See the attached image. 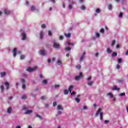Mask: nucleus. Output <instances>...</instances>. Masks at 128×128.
Masks as SVG:
<instances>
[{
    "label": "nucleus",
    "mask_w": 128,
    "mask_h": 128,
    "mask_svg": "<svg viewBox=\"0 0 128 128\" xmlns=\"http://www.w3.org/2000/svg\"><path fill=\"white\" fill-rule=\"evenodd\" d=\"M102 108H100L98 109V110L97 112L96 116H98L100 114V120H104V113L102 112Z\"/></svg>",
    "instance_id": "f257e3e1"
},
{
    "label": "nucleus",
    "mask_w": 128,
    "mask_h": 128,
    "mask_svg": "<svg viewBox=\"0 0 128 128\" xmlns=\"http://www.w3.org/2000/svg\"><path fill=\"white\" fill-rule=\"evenodd\" d=\"M38 70V66H36L34 68L30 67L26 70V72H36Z\"/></svg>",
    "instance_id": "f03ea898"
},
{
    "label": "nucleus",
    "mask_w": 128,
    "mask_h": 128,
    "mask_svg": "<svg viewBox=\"0 0 128 128\" xmlns=\"http://www.w3.org/2000/svg\"><path fill=\"white\" fill-rule=\"evenodd\" d=\"M82 78H84V75L82 74V72H80V74L79 76H76L75 77V80H82Z\"/></svg>",
    "instance_id": "7ed1b4c3"
},
{
    "label": "nucleus",
    "mask_w": 128,
    "mask_h": 128,
    "mask_svg": "<svg viewBox=\"0 0 128 128\" xmlns=\"http://www.w3.org/2000/svg\"><path fill=\"white\" fill-rule=\"evenodd\" d=\"M54 48H60V45L56 42H54Z\"/></svg>",
    "instance_id": "20e7f679"
},
{
    "label": "nucleus",
    "mask_w": 128,
    "mask_h": 128,
    "mask_svg": "<svg viewBox=\"0 0 128 128\" xmlns=\"http://www.w3.org/2000/svg\"><path fill=\"white\" fill-rule=\"evenodd\" d=\"M4 14H6L7 16H8V14H10V11L8 10V9H5L4 10Z\"/></svg>",
    "instance_id": "39448f33"
},
{
    "label": "nucleus",
    "mask_w": 128,
    "mask_h": 128,
    "mask_svg": "<svg viewBox=\"0 0 128 128\" xmlns=\"http://www.w3.org/2000/svg\"><path fill=\"white\" fill-rule=\"evenodd\" d=\"M18 51V50L16 49V48H15L13 50V54H14V58L16 57V52Z\"/></svg>",
    "instance_id": "423d86ee"
},
{
    "label": "nucleus",
    "mask_w": 128,
    "mask_h": 128,
    "mask_svg": "<svg viewBox=\"0 0 128 128\" xmlns=\"http://www.w3.org/2000/svg\"><path fill=\"white\" fill-rule=\"evenodd\" d=\"M22 40H26V33H23L22 34Z\"/></svg>",
    "instance_id": "0eeeda50"
},
{
    "label": "nucleus",
    "mask_w": 128,
    "mask_h": 128,
    "mask_svg": "<svg viewBox=\"0 0 128 128\" xmlns=\"http://www.w3.org/2000/svg\"><path fill=\"white\" fill-rule=\"evenodd\" d=\"M4 84L6 88V90H9L10 89V84L8 82H6L4 83Z\"/></svg>",
    "instance_id": "6e6552de"
},
{
    "label": "nucleus",
    "mask_w": 128,
    "mask_h": 128,
    "mask_svg": "<svg viewBox=\"0 0 128 128\" xmlns=\"http://www.w3.org/2000/svg\"><path fill=\"white\" fill-rule=\"evenodd\" d=\"M57 110H64V108L62 105H59L58 106Z\"/></svg>",
    "instance_id": "1a4fd4ad"
},
{
    "label": "nucleus",
    "mask_w": 128,
    "mask_h": 128,
    "mask_svg": "<svg viewBox=\"0 0 128 128\" xmlns=\"http://www.w3.org/2000/svg\"><path fill=\"white\" fill-rule=\"evenodd\" d=\"M74 86H70L69 87L68 90H69L70 94H72V90H74Z\"/></svg>",
    "instance_id": "9d476101"
},
{
    "label": "nucleus",
    "mask_w": 128,
    "mask_h": 128,
    "mask_svg": "<svg viewBox=\"0 0 128 128\" xmlns=\"http://www.w3.org/2000/svg\"><path fill=\"white\" fill-rule=\"evenodd\" d=\"M120 88H118V86H115L112 88V90H117L118 92H120Z\"/></svg>",
    "instance_id": "9b49d317"
},
{
    "label": "nucleus",
    "mask_w": 128,
    "mask_h": 128,
    "mask_svg": "<svg viewBox=\"0 0 128 128\" xmlns=\"http://www.w3.org/2000/svg\"><path fill=\"white\" fill-rule=\"evenodd\" d=\"M84 56H86V52H84L83 54V56L81 57L80 60V62H82V60H84Z\"/></svg>",
    "instance_id": "f8f14e48"
},
{
    "label": "nucleus",
    "mask_w": 128,
    "mask_h": 128,
    "mask_svg": "<svg viewBox=\"0 0 128 128\" xmlns=\"http://www.w3.org/2000/svg\"><path fill=\"white\" fill-rule=\"evenodd\" d=\"M40 54H41V56H46V52H44V50H42L40 52Z\"/></svg>",
    "instance_id": "ddd939ff"
},
{
    "label": "nucleus",
    "mask_w": 128,
    "mask_h": 128,
    "mask_svg": "<svg viewBox=\"0 0 128 128\" xmlns=\"http://www.w3.org/2000/svg\"><path fill=\"white\" fill-rule=\"evenodd\" d=\"M32 114V110H28L25 112V114Z\"/></svg>",
    "instance_id": "4468645a"
},
{
    "label": "nucleus",
    "mask_w": 128,
    "mask_h": 128,
    "mask_svg": "<svg viewBox=\"0 0 128 128\" xmlns=\"http://www.w3.org/2000/svg\"><path fill=\"white\" fill-rule=\"evenodd\" d=\"M12 110V107L9 108L8 110V114H11Z\"/></svg>",
    "instance_id": "2eb2a0df"
},
{
    "label": "nucleus",
    "mask_w": 128,
    "mask_h": 128,
    "mask_svg": "<svg viewBox=\"0 0 128 128\" xmlns=\"http://www.w3.org/2000/svg\"><path fill=\"white\" fill-rule=\"evenodd\" d=\"M1 78H4L6 76V72L0 73Z\"/></svg>",
    "instance_id": "dca6fc26"
},
{
    "label": "nucleus",
    "mask_w": 128,
    "mask_h": 128,
    "mask_svg": "<svg viewBox=\"0 0 128 128\" xmlns=\"http://www.w3.org/2000/svg\"><path fill=\"white\" fill-rule=\"evenodd\" d=\"M43 38H44V32H41L40 34V40H42Z\"/></svg>",
    "instance_id": "f3484780"
},
{
    "label": "nucleus",
    "mask_w": 128,
    "mask_h": 128,
    "mask_svg": "<svg viewBox=\"0 0 128 128\" xmlns=\"http://www.w3.org/2000/svg\"><path fill=\"white\" fill-rule=\"evenodd\" d=\"M65 36L66 38H70V36H72V34L70 33H69L68 34H65Z\"/></svg>",
    "instance_id": "a211bd4d"
},
{
    "label": "nucleus",
    "mask_w": 128,
    "mask_h": 128,
    "mask_svg": "<svg viewBox=\"0 0 128 128\" xmlns=\"http://www.w3.org/2000/svg\"><path fill=\"white\" fill-rule=\"evenodd\" d=\"M107 52L108 54H112V51L110 50V48H107Z\"/></svg>",
    "instance_id": "6ab92c4d"
},
{
    "label": "nucleus",
    "mask_w": 128,
    "mask_h": 128,
    "mask_svg": "<svg viewBox=\"0 0 128 128\" xmlns=\"http://www.w3.org/2000/svg\"><path fill=\"white\" fill-rule=\"evenodd\" d=\"M107 96H109L111 98H114V95L112 94L110 92L107 94Z\"/></svg>",
    "instance_id": "aec40b11"
},
{
    "label": "nucleus",
    "mask_w": 128,
    "mask_h": 128,
    "mask_svg": "<svg viewBox=\"0 0 128 128\" xmlns=\"http://www.w3.org/2000/svg\"><path fill=\"white\" fill-rule=\"evenodd\" d=\"M66 52H70V50H72V48H70V47H68L66 48Z\"/></svg>",
    "instance_id": "412c9836"
},
{
    "label": "nucleus",
    "mask_w": 128,
    "mask_h": 128,
    "mask_svg": "<svg viewBox=\"0 0 128 128\" xmlns=\"http://www.w3.org/2000/svg\"><path fill=\"white\" fill-rule=\"evenodd\" d=\"M75 100L78 102V104H80V100L78 98H76Z\"/></svg>",
    "instance_id": "4be33fe9"
},
{
    "label": "nucleus",
    "mask_w": 128,
    "mask_h": 128,
    "mask_svg": "<svg viewBox=\"0 0 128 128\" xmlns=\"http://www.w3.org/2000/svg\"><path fill=\"white\" fill-rule=\"evenodd\" d=\"M68 92H69L68 90H66L64 91V94H65V95H68Z\"/></svg>",
    "instance_id": "5701e85b"
},
{
    "label": "nucleus",
    "mask_w": 128,
    "mask_h": 128,
    "mask_svg": "<svg viewBox=\"0 0 128 128\" xmlns=\"http://www.w3.org/2000/svg\"><path fill=\"white\" fill-rule=\"evenodd\" d=\"M27 98H28V96L26 95H24L22 97V100H26Z\"/></svg>",
    "instance_id": "b1692460"
},
{
    "label": "nucleus",
    "mask_w": 128,
    "mask_h": 128,
    "mask_svg": "<svg viewBox=\"0 0 128 128\" xmlns=\"http://www.w3.org/2000/svg\"><path fill=\"white\" fill-rule=\"evenodd\" d=\"M108 8L110 10H112V4H110L108 6Z\"/></svg>",
    "instance_id": "393cba45"
},
{
    "label": "nucleus",
    "mask_w": 128,
    "mask_h": 128,
    "mask_svg": "<svg viewBox=\"0 0 128 128\" xmlns=\"http://www.w3.org/2000/svg\"><path fill=\"white\" fill-rule=\"evenodd\" d=\"M93 84H94V82L92 81V82H90L89 83H88V86H92Z\"/></svg>",
    "instance_id": "a878e982"
},
{
    "label": "nucleus",
    "mask_w": 128,
    "mask_h": 128,
    "mask_svg": "<svg viewBox=\"0 0 128 128\" xmlns=\"http://www.w3.org/2000/svg\"><path fill=\"white\" fill-rule=\"evenodd\" d=\"M0 88L2 92H4V86H0Z\"/></svg>",
    "instance_id": "bb28decb"
},
{
    "label": "nucleus",
    "mask_w": 128,
    "mask_h": 128,
    "mask_svg": "<svg viewBox=\"0 0 128 128\" xmlns=\"http://www.w3.org/2000/svg\"><path fill=\"white\" fill-rule=\"evenodd\" d=\"M43 84H48V80H44L42 82Z\"/></svg>",
    "instance_id": "cd10ccee"
},
{
    "label": "nucleus",
    "mask_w": 128,
    "mask_h": 128,
    "mask_svg": "<svg viewBox=\"0 0 128 128\" xmlns=\"http://www.w3.org/2000/svg\"><path fill=\"white\" fill-rule=\"evenodd\" d=\"M122 58H119L118 59V64H122Z\"/></svg>",
    "instance_id": "c85d7f7f"
},
{
    "label": "nucleus",
    "mask_w": 128,
    "mask_h": 128,
    "mask_svg": "<svg viewBox=\"0 0 128 128\" xmlns=\"http://www.w3.org/2000/svg\"><path fill=\"white\" fill-rule=\"evenodd\" d=\"M76 68L78 70H80V68H82V66H80V65H78L76 66Z\"/></svg>",
    "instance_id": "c756f323"
},
{
    "label": "nucleus",
    "mask_w": 128,
    "mask_h": 128,
    "mask_svg": "<svg viewBox=\"0 0 128 128\" xmlns=\"http://www.w3.org/2000/svg\"><path fill=\"white\" fill-rule=\"evenodd\" d=\"M25 58H26V56H24V55H22L20 56V60H24Z\"/></svg>",
    "instance_id": "7c9ffc66"
},
{
    "label": "nucleus",
    "mask_w": 128,
    "mask_h": 128,
    "mask_svg": "<svg viewBox=\"0 0 128 128\" xmlns=\"http://www.w3.org/2000/svg\"><path fill=\"white\" fill-rule=\"evenodd\" d=\"M118 84H120V82H124V80L120 79V80H118Z\"/></svg>",
    "instance_id": "2f4dec72"
},
{
    "label": "nucleus",
    "mask_w": 128,
    "mask_h": 128,
    "mask_svg": "<svg viewBox=\"0 0 128 128\" xmlns=\"http://www.w3.org/2000/svg\"><path fill=\"white\" fill-rule=\"evenodd\" d=\"M31 10H32L33 12L36 10V7L34 6H32Z\"/></svg>",
    "instance_id": "473e14b6"
},
{
    "label": "nucleus",
    "mask_w": 128,
    "mask_h": 128,
    "mask_svg": "<svg viewBox=\"0 0 128 128\" xmlns=\"http://www.w3.org/2000/svg\"><path fill=\"white\" fill-rule=\"evenodd\" d=\"M126 96V93H122L121 94H120V96Z\"/></svg>",
    "instance_id": "72a5a7b5"
},
{
    "label": "nucleus",
    "mask_w": 128,
    "mask_h": 128,
    "mask_svg": "<svg viewBox=\"0 0 128 128\" xmlns=\"http://www.w3.org/2000/svg\"><path fill=\"white\" fill-rule=\"evenodd\" d=\"M36 118H40V120H42V116H40L38 114L36 115Z\"/></svg>",
    "instance_id": "f704fd0d"
},
{
    "label": "nucleus",
    "mask_w": 128,
    "mask_h": 128,
    "mask_svg": "<svg viewBox=\"0 0 128 128\" xmlns=\"http://www.w3.org/2000/svg\"><path fill=\"white\" fill-rule=\"evenodd\" d=\"M100 32H101V34H104V28L101 29Z\"/></svg>",
    "instance_id": "c9c22d12"
},
{
    "label": "nucleus",
    "mask_w": 128,
    "mask_h": 128,
    "mask_svg": "<svg viewBox=\"0 0 128 128\" xmlns=\"http://www.w3.org/2000/svg\"><path fill=\"white\" fill-rule=\"evenodd\" d=\"M96 12L97 14H100V9H97V10H96Z\"/></svg>",
    "instance_id": "e433bc0d"
},
{
    "label": "nucleus",
    "mask_w": 128,
    "mask_h": 128,
    "mask_svg": "<svg viewBox=\"0 0 128 128\" xmlns=\"http://www.w3.org/2000/svg\"><path fill=\"white\" fill-rule=\"evenodd\" d=\"M112 56H118V53L114 52V53H113Z\"/></svg>",
    "instance_id": "4c0bfd02"
},
{
    "label": "nucleus",
    "mask_w": 128,
    "mask_h": 128,
    "mask_svg": "<svg viewBox=\"0 0 128 128\" xmlns=\"http://www.w3.org/2000/svg\"><path fill=\"white\" fill-rule=\"evenodd\" d=\"M116 42L114 40L112 42V46H114V44H116Z\"/></svg>",
    "instance_id": "58836bf2"
},
{
    "label": "nucleus",
    "mask_w": 128,
    "mask_h": 128,
    "mask_svg": "<svg viewBox=\"0 0 128 128\" xmlns=\"http://www.w3.org/2000/svg\"><path fill=\"white\" fill-rule=\"evenodd\" d=\"M41 99H42V100H46V97L42 96V97Z\"/></svg>",
    "instance_id": "ea45409f"
},
{
    "label": "nucleus",
    "mask_w": 128,
    "mask_h": 128,
    "mask_svg": "<svg viewBox=\"0 0 128 128\" xmlns=\"http://www.w3.org/2000/svg\"><path fill=\"white\" fill-rule=\"evenodd\" d=\"M122 16H124V14H122V12L120 13L119 18H122Z\"/></svg>",
    "instance_id": "a19ab883"
},
{
    "label": "nucleus",
    "mask_w": 128,
    "mask_h": 128,
    "mask_svg": "<svg viewBox=\"0 0 128 128\" xmlns=\"http://www.w3.org/2000/svg\"><path fill=\"white\" fill-rule=\"evenodd\" d=\"M72 8H73L72 5V4L69 5V10H72Z\"/></svg>",
    "instance_id": "79ce46f5"
},
{
    "label": "nucleus",
    "mask_w": 128,
    "mask_h": 128,
    "mask_svg": "<svg viewBox=\"0 0 128 128\" xmlns=\"http://www.w3.org/2000/svg\"><path fill=\"white\" fill-rule=\"evenodd\" d=\"M86 8L85 6L81 7V10H86Z\"/></svg>",
    "instance_id": "37998d69"
},
{
    "label": "nucleus",
    "mask_w": 128,
    "mask_h": 128,
    "mask_svg": "<svg viewBox=\"0 0 128 128\" xmlns=\"http://www.w3.org/2000/svg\"><path fill=\"white\" fill-rule=\"evenodd\" d=\"M96 38H100V34L99 33L96 34Z\"/></svg>",
    "instance_id": "c03bdc74"
},
{
    "label": "nucleus",
    "mask_w": 128,
    "mask_h": 128,
    "mask_svg": "<svg viewBox=\"0 0 128 128\" xmlns=\"http://www.w3.org/2000/svg\"><path fill=\"white\" fill-rule=\"evenodd\" d=\"M42 28H46V24H44L42 26Z\"/></svg>",
    "instance_id": "a18cd8bd"
},
{
    "label": "nucleus",
    "mask_w": 128,
    "mask_h": 128,
    "mask_svg": "<svg viewBox=\"0 0 128 128\" xmlns=\"http://www.w3.org/2000/svg\"><path fill=\"white\" fill-rule=\"evenodd\" d=\"M48 35H49L50 36H52V32L48 31Z\"/></svg>",
    "instance_id": "49530a36"
},
{
    "label": "nucleus",
    "mask_w": 128,
    "mask_h": 128,
    "mask_svg": "<svg viewBox=\"0 0 128 128\" xmlns=\"http://www.w3.org/2000/svg\"><path fill=\"white\" fill-rule=\"evenodd\" d=\"M22 88L23 90H26V84H23Z\"/></svg>",
    "instance_id": "de8ad7c7"
},
{
    "label": "nucleus",
    "mask_w": 128,
    "mask_h": 128,
    "mask_svg": "<svg viewBox=\"0 0 128 128\" xmlns=\"http://www.w3.org/2000/svg\"><path fill=\"white\" fill-rule=\"evenodd\" d=\"M58 64L60 66V64H62V61L60 60H58Z\"/></svg>",
    "instance_id": "09e8293b"
},
{
    "label": "nucleus",
    "mask_w": 128,
    "mask_h": 128,
    "mask_svg": "<svg viewBox=\"0 0 128 128\" xmlns=\"http://www.w3.org/2000/svg\"><path fill=\"white\" fill-rule=\"evenodd\" d=\"M116 68H117V70H120V66L119 64L117 65Z\"/></svg>",
    "instance_id": "8fccbe9b"
},
{
    "label": "nucleus",
    "mask_w": 128,
    "mask_h": 128,
    "mask_svg": "<svg viewBox=\"0 0 128 128\" xmlns=\"http://www.w3.org/2000/svg\"><path fill=\"white\" fill-rule=\"evenodd\" d=\"M24 110H28V108L25 106L24 108Z\"/></svg>",
    "instance_id": "3c124183"
},
{
    "label": "nucleus",
    "mask_w": 128,
    "mask_h": 128,
    "mask_svg": "<svg viewBox=\"0 0 128 128\" xmlns=\"http://www.w3.org/2000/svg\"><path fill=\"white\" fill-rule=\"evenodd\" d=\"M92 78V76H90V78L86 79V80H88V82H90V80Z\"/></svg>",
    "instance_id": "603ef678"
},
{
    "label": "nucleus",
    "mask_w": 128,
    "mask_h": 128,
    "mask_svg": "<svg viewBox=\"0 0 128 128\" xmlns=\"http://www.w3.org/2000/svg\"><path fill=\"white\" fill-rule=\"evenodd\" d=\"M60 40H64V36H60Z\"/></svg>",
    "instance_id": "864d4df0"
},
{
    "label": "nucleus",
    "mask_w": 128,
    "mask_h": 128,
    "mask_svg": "<svg viewBox=\"0 0 128 128\" xmlns=\"http://www.w3.org/2000/svg\"><path fill=\"white\" fill-rule=\"evenodd\" d=\"M57 104H58V103H56V102H54L53 106H56Z\"/></svg>",
    "instance_id": "5fc2aeb1"
},
{
    "label": "nucleus",
    "mask_w": 128,
    "mask_h": 128,
    "mask_svg": "<svg viewBox=\"0 0 128 128\" xmlns=\"http://www.w3.org/2000/svg\"><path fill=\"white\" fill-rule=\"evenodd\" d=\"M58 114H59L60 116L62 114V112L61 111L58 112Z\"/></svg>",
    "instance_id": "6e6d98bb"
},
{
    "label": "nucleus",
    "mask_w": 128,
    "mask_h": 128,
    "mask_svg": "<svg viewBox=\"0 0 128 128\" xmlns=\"http://www.w3.org/2000/svg\"><path fill=\"white\" fill-rule=\"evenodd\" d=\"M21 82H22V84H24V82H26V80H24V79H22Z\"/></svg>",
    "instance_id": "4d7b16f0"
},
{
    "label": "nucleus",
    "mask_w": 128,
    "mask_h": 128,
    "mask_svg": "<svg viewBox=\"0 0 128 128\" xmlns=\"http://www.w3.org/2000/svg\"><path fill=\"white\" fill-rule=\"evenodd\" d=\"M50 2H53L54 4H56V0H50Z\"/></svg>",
    "instance_id": "13d9d810"
},
{
    "label": "nucleus",
    "mask_w": 128,
    "mask_h": 128,
    "mask_svg": "<svg viewBox=\"0 0 128 128\" xmlns=\"http://www.w3.org/2000/svg\"><path fill=\"white\" fill-rule=\"evenodd\" d=\"M83 110H88V107H86V106H84V108H83Z\"/></svg>",
    "instance_id": "bf43d9fd"
},
{
    "label": "nucleus",
    "mask_w": 128,
    "mask_h": 128,
    "mask_svg": "<svg viewBox=\"0 0 128 128\" xmlns=\"http://www.w3.org/2000/svg\"><path fill=\"white\" fill-rule=\"evenodd\" d=\"M13 98H14V97H12V96H10V97L8 98V100H12Z\"/></svg>",
    "instance_id": "052dcab7"
},
{
    "label": "nucleus",
    "mask_w": 128,
    "mask_h": 128,
    "mask_svg": "<svg viewBox=\"0 0 128 128\" xmlns=\"http://www.w3.org/2000/svg\"><path fill=\"white\" fill-rule=\"evenodd\" d=\"M76 95V92H72V94H71V96H75Z\"/></svg>",
    "instance_id": "680f3d73"
},
{
    "label": "nucleus",
    "mask_w": 128,
    "mask_h": 128,
    "mask_svg": "<svg viewBox=\"0 0 128 128\" xmlns=\"http://www.w3.org/2000/svg\"><path fill=\"white\" fill-rule=\"evenodd\" d=\"M108 122H110V121H108V120H105L106 124H108Z\"/></svg>",
    "instance_id": "e2e57ef3"
},
{
    "label": "nucleus",
    "mask_w": 128,
    "mask_h": 128,
    "mask_svg": "<svg viewBox=\"0 0 128 128\" xmlns=\"http://www.w3.org/2000/svg\"><path fill=\"white\" fill-rule=\"evenodd\" d=\"M60 88V85H55V88Z\"/></svg>",
    "instance_id": "0e129e2a"
},
{
    "label": "nucleus",
    "mask_w": 128,
    "mask_h": 128,
    "mask_svg": "<svg viewBox=\"0 0 128 128\" xmlns=\"http://www.w3.org/2000/svg\"><path fill=\"white\" fill-rule=\"evenodd\" d=\"M99 54H100L96 53V56H95L96 58H98V55H99Z\"/></svg>",
    "instance_id": "69168bd1"
},
{
    "label": "nucleus",
    "mask_w": 128,
    "mask_h": 128,
    "mask_svg": "<svg viewBox=\"0 0 128 128\" xmlns=\"http://www.w3.org/2000/svg\"><path fill=\"white\" fill-rule=\"evenodd\" d=\"M120 45H118V44L116 46V48H120Z\"/></svg>",
    "instance_id": "338daca9"
},
{
    "label": "nucleus",
    "mask_w": 128,
    "mask_h": 128,
    "mask_svg": "<svg viewBox=\"0 0 128 128\" xmlns=\"http://www.w3.org/2000/svg\"><path fill=\"white\" fill-rule=\"evenodd\" d=\"M126 56H128V50L126 53Z\"/></svg>",
    "instance_id": "774afa93"
}]
</instances>
